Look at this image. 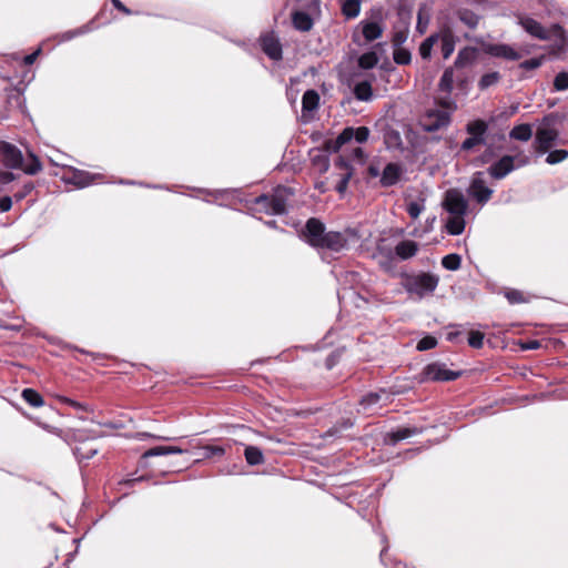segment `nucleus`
Masks as SVG:
<instances>
[{
	"instance_id": "obj_1",
	"label": "nucleus",
	"mask_w": 568,
	"mask_h": 568,
	"mask_svg": "<svg viewBox=\"0 0 568 568\" xmlns=\"http://www.w3.org/2000/svg\"><path fill=\"white\" fill-rule=\"evenodd\" d=\"M0 158L6 168L21 169L24 173L34 175L42 170L39 159L29 152V158L26 160L14 144H0Z\"/></svg>"
},
{
	"instance_id": "obj_2",
	"label": "nucleus",
	"mask_w": 568,
	"mask_h": 568,
	"mask_svg": "<svg viewBox=\"0 0 568 568\" xmlns=\"http://www.w3.org/2000/svg\"><path fill=\"white\" fill-rule=\"evenodd\" d=\"M438 283L439 276L427 272L406 274L402 282L404 290L418 298L433 294Z\"/></svg>"
},
{
	"instance_id": "obj_3",
	"label": "nucleus",
	"mask_w": 568,
	"mask_h": 568,
	"mask_svg": "<svg viewBox=\"0 0 568 568\" xmlns=\"http://www.w3.org/2000/svg\"><path fill=\"white\" fill-rule=\"evenodd\" d=\"M292 195L288 187L277 186L272 194H263L255 199L256 210L272 215L284 214Z\"/></svg>"
},
{
	"instance_id": "obj_4",
	"label": "nucleus",
	"mask_w": 568,
	"mask_h": 568,
	"mask_svg": "<svg viewBox=\"0 0 568 568\" xmlns=\"http://www.w3.org/2000/svg\"><path fill=\"white\" fill-rule=\"evenodd\" d=\"M519 23L527 33L536 39L555 40L560 43L565 42L564 30L559 24H552L550 28H545L535 19L528 17L521 18Z\"/></svg>"
},
{
	"instance_id": "obj_5",
	"label": "nucleus",
	"mask_w": 568,
	"mask_h": 568,
	"mask_svg": "<svg viewBox=\"0 0 568 568\" xmlns=\"http://www.w3.org/2000/svg\"><path fill=\"white\" fill-rule=\"evenodd\" d=\"M462 372L450 371L444 363L434 362L426 365L420 373V382H449L455 381Z\"/></svg>"
},
{
	"instance_id": "obj_6",
	"label": "nucleus",
	"mask_w": 568,
	"mask_h": 568,
	"mask_svg": "<svg viewBox=\"0 0 568 568\" xmlns=\"http://www.w3.org/2000/svg\"><path fill=\"white\" fill-rule=\"evenodd\" d=\"M450 121L449 112L444 109L428 110L420 120V126L426 132H435L447 126Z\"/></svg>"
},
{
	"instance_id": "obj_7",
	"label": "nucleus",
	"mask_w": 568,
	"mask_h": 568,
	"mask_svg": "<svg viewBox=\"0 0 568 568\" xmlns=\"http://www.w3.org/2000/svg\"><path fill=\"white\" fill-rule=\"evenodd\" d=\"M343 144H323L321 148H314L310 151L313 165L320 173H325L329 168L328 155L331 152L337 153Z\"/></svg>"
},
{
	"instance_id": "obj_8",
	"label": "nucleus",
	"mask_w": 568,
	"mask_h": 568,
	"mask_svg": "<svg viewBox=\"0 0 568 568\" xmlns=\"http://www.w3.org/2000/svg\"><path fill=\"white\" fill-rule=\"evenodd\" d=\"M468 192L478 203H486L493 194V190L486 185L483 172H476L473 175Z\"/></svg>"
},
{
	"instance_id": "obj_9",
	"label": "nucleus",
	"mask_w": 568,
	"mask_h": 568,
	"mask_svg": "<svg viewBox=\"0 0 568 568\" xmlns=\"http://www.w3.org/2000/svg\"><path fill=\"white\" fill-rule=\"evenodd\" d=\"M444 207L449 214L465 215L468 204L463 193L453 189L445 194Z\"/></svg>"
},
{
	"instance_id": "obj_10",
	"label": "nucleus",
	"mask_w": 568,
	"mask_h": 568,
	"mask_svg": "<svg viewBox=\"0 0 568 568\" xmlns=\"http://www.w3.org/2000/svg\"><path fill=\"white\" fill-rule=\"evenodd\" d=\"M325 225L315 217L307 220L305 229L303 230V236L305 241L313 247H318L321 240L325 236Z\"/></svg>"
},
{
	"instance_id": "obj_11",
	"label": "nucleus",
	"mask_w": 568,
	"mask_h": 568,
	"mask_svg": "<svg viewBox=\"0 0 568 568\" xmlns=\"http://www.w3.org/2000/svg\"><path fill=\"white\" fill-rule=\"evenodd\" d=\"M520 166V164H515V158L510 155H505L498 161L494 162L488 168V173L491 178L496 180L504 179L507 174L514 171L516 168Z\"/></svg>"
},
{
	"instance_id": "obj_12",
	"label": "nucleus",
	"mask_w": 568,
	"mask_h": 568,
	"mask_svg": "<svg viewBox=\"0 0 568 568\" xmlns=\"http://www.w3.org/2000/svg\"><path fill=\"white\" fill-rule=\"evenodd\" d=\"M369 138V129L367 126H347L335 139L334 142H367ZM326 142H332L327 140Z\"/></svg>"
},
{
	"instance_id": "obj_13",
	"label": "nucleus",
	"mask_w": 568,
	"mask_h": 568,
	"mask_svg": "<svg viewBox=\"0 0 568 568\" xmlns=\"http://www.w3.org/2000/svg\"><path fill=\"white\" fill-rule=\"evenodd\" d=\"M388 399L386 390L381 389L379 392H371L364 395L359 400L361 412L364 414H373L382 407L381 400L383 398Z\"/></svg>"
},
{
	"instance_id": "obj_14",
	"label": "nucleus",
	"mask_w": 568,
	"mask_h": 568,
	"mask_svg": "<svg viewBox=\"0 0 568 568\" xmlns=\"http://www.w3.org/2000/svg\"><path fill=\"white\" fill-rule=\"evenodd\" d=\"M335 168L339 171V180L335 186V190L343 194L348 186L351 178L353 176V169L343 156L337 158L335 161Z\"/></svg>"
},
{
	"instance_id": "obj_15",
	"label": "nucleus",
	"mask_w": 568,
	"mask_h": 568,
	"mask_svg": "<svg viewBox=\"0 0 568 568\" xmlns=\"http://www.w3.org/2000/svg\"><path fill=\"white\" fill-rule=\"evenodd\" d=\"M347 244V239L341 232L329 231L321 240V244L317 248H327L329 251L339 252Z\"/></svg>"
},
{
	"instance_id": "obj_16",
	"label": "nucleus",
	"mask_w": 568,
	"mask_h": 568,
	"mask_svg": "<svg viewBox=\"0 0 568 568\" xmlns=\"http://www.w3.org/2000/svg\"><path fill=\"white\" fill-rule=\"evenodd\" d=\"M261 47L263 52L272 60L280 61L283 57L282 45L280 41L271 34L264 36L261 39Z\"/></svg>"
},
{
	"instance_id": "obj_17",
	"label": "nucleus",
	"mask_w": 568,
	"mask_h": 568,
	"mask_svg": "<svg viewBox=\"0 0 568 568\" xmlns=\"http://www.w3.org/2000/svg\"><path fill=\"white\" fill-rule=\"evenodd\" d=\"M402 173H403V170L398 164L388 163L384 168V170L381 174V180H379L381 185L384 187H389V186L395 185L399 181Z\"/></svg>"
},
{
	"instance_id": "obj_18",
	"label": "nucleus",
	"mask_w": 568,
	"mask_h": 568,
	"mask_svg": "<svg viewBox=\"0 0 568 568\" xmlns=\"http://www.w3.org/2000/svg\"><path fill=\"white\" fill-rule=\"evenodd\" d=\"M486 52L496 58H504L510 61H517L521 58V54L517 52L513 47L508 44H490Z\"/></svg>"
},
{
	"instance_id": "obj_19",
	"label": "nucleus",
	"mask_w": 568,
	"mask_h": 568,
	"mask_svg": "<svg viewBox=\"0 0 568 568\" xmlns=\"http://www.w3.org/2000/svg\"><path fill=\"white\" fill-rule=\"evenodd\" d=\"M359 26L366 43L381 38L383 34V27L379 22L363 20Z\"/></svg>"
},
{
	"instance_id": "obj_20",
	"label": "nucleus",
	"mask_w": 568,
	"mask_h": 568,
	"mask_svg": "<svg viewBox=\"0 0 568 568\" xmlns=\"http://www.w3.org/2000/svg\"><path fill=\"white\" fill-rule=\"evenodd\" d=\"M418 250H419V245L417 242L412 241V240H404V241H400L395 246V254L400 260H408V258L414 257L417 254Z\"/></svg>"
},
{
	"instance_id": "obj_21",
	"label": "nucleus",
	"mask_w": 568,
	"mask_h": 568,
	"mask_svg": "<svg viewBox=\"0 0 568 568\" xmlns=\"http://www.w3.org/2000/svg\"><path fill=\"white\" fill-rule=\"evenodd\" d=\"M438 36L442 40L440 51H442L443 58L448 59L455 51L456 37L453 33V31L448 28L444 29L440 32V34H438Z\"/></svg>"
},
{
	"instance_id": "obj_22",
	"label": "nucleus",
	"mask_w": 568,
	"mask_h": 568,
	"mask_svg": "<svg viewBox=\"0 0 568 568\" xmlns=\"http://www.w3.org/2000/svg\"><path fill=\"white\" fill-rule=\"evenodd\" d=\"M487 123L483 120H475L467 125V131L471 135L464 142H484L483 135L487 131Z\"/></svg>"
},
{
	"instance_id": "obj_23",
	"label": "nucleus",
	"mask_w": 568,
	"mask_h": 568,
	"mask_svg": "<svg viewBox=\"0 0 568 568\" xmlns=\"http://www.w3.org/2000/svg\"><path fill=\"white\" fill-rule=\"evenodd\" d=\"M320 94L315 90H307L302 97V112L305 116L306 113L313 112L318 108Z\"/></svg>"
},
{
	"instance_id": "obj_24",
	"label": "nucleus",
	"mask_w": 568,
	"mask_h": 568,
	"mask_svg": "<svg viewBox=\"0 0 568 568\" xmlns=\"http://www.w3.org/2000/svg\"><path fill=\"white\" fill-rule=\"evenodd\" d=\"M292 23L296 30L306 32L313 28V20L308 13L304 11H295L292 14Z\"/></svg>"
},
{
	"instance_id": "obj_25",
	"label": "nucleus",
	"mask_w": 568,
	"mask_h": 568,
	"mask_svg": "<svg viewBox=\"0 0 568 568\" xmlns=\"http://www.w3.org/2000/svg\"><path fill=\"white\" fill-rule=\"evenodd\" d=\"M416 434H418V429L416 427L398 428L397 430L387 434L386 442L390 445H396L398 442L412 437Z\"/></svg>"
},
{
	"instance_id": "obj_26",
	"label": "nucleus",
	"mask_w": 568,
	"mask_h": 568,
	"mask_svg": "<svg viewBox=\"0 0 568 568\" xmlns=\"http://www.w3.org/2000/svg\"><path fill=\"white\" fill-rule=\"evenodd\" d=\"M465 215L450 214L446 222V230L450 235H459L465 230Z\"/></svg>"
},
{
	"instance_id": "obj_27",
	"label": "nucleus",
	"mask_w": 568,
	"mask_h": 568,
	"mask_svg": "<svg viewBox=\"0 0 568 568\" xmlns=\"http://www.w3.org/2000/svg\"><path fill=\"white\" fill-rule=\"evenodd\" d=\"M93 21H90L89 23H85L79 28H75L73 30H68L61 34L58 36L60 42H68L77 37L84 36L91 31H93Z\"/></svg>"
},
{
	"instance_id": "obj_28",
	"label": "nucleus",
	"mask_w": 568,
	"mask_h": 568,
	"mask_svg": "<svg viewBox=\"0 0 568 568\" xmlns=\"http://www.w3.org/2000/svg\"><path fill=\"white\" fill-rule=\"evenodd\" d=\"M458 20L469 29H476L479 23V16L469 9H459L456 12Z\"/></svg>"
},
{
	"instance_id": "obj_29",
	"label": "nucleus",
	"mask_w": 568,
	"mask_h": 568,
	"mask_svg": "<svg viewBox=\"0 0 568 568\" xmlns=\"http://www.w3.org/2000/svg\"><path fill=\"white\" fill-rule=\"evenodd\" d=\"M354 95L357 100L369 101L373 97L372 85L368 81H362L355 84Z\"/></svg>"
},
{
	"instance_id": "obj_30",
	"label": "nucleus",
	"mask_w": 568,
	"mask_h": 568,
	"mask_svg": "<svg viewBox=\"0 0 568 568\" xmlns=\"http://www.w3.org/2000/svg\"><path fill=\"white\" fill-rule=\"evenodd\" d=\"M532 130L529 124H519L511 129L509 136L520 142H526L531 138Z\"/></svg>"
},
{
	"instance_id": "obj_31",
	"label": "nucleus",
	"mask_w": 568,
	"mask_h": 568,
	"mask_svg": "<svg viewBox=\"0 0 568 568\" xmlns=\"http://www.w3.org/2000/svg\"><path fill=\"white\" fill-rule=\"evenodd\" d=\"M361 0H343L342 12L348 19L356 18L361 12Z\"/></svg>"
},
{
	"instance_id": "obj_32",
	"label": "nucleus",
	"mask_w": 568,
	"mask_h": 568,
	"mask_svg": "<svg viewBox=\"0 0 568 568\" xmlns=\"http://www.w3.org/2000/svg\"><path fill=\"white\" fill-rule=\"evenodd\" d=\"M244 456L250 465H261L264 463L263 453L256 446H247L244 450Z\"/></svg>"
},
{
	"instance_id": "obj_33",
	"label": "nucleus",
	"mask_w": 568,
	"mask_h": 568,
	"mask_svg": "<svg viewBox=\"0 0 568 568\" xmlns=\"http://www.w3.org/2000/svg\"><path fill=\"white\" fill-rule=\"evenodd\" d=\"M556 138V131L548 125H544L537 129L534 142H555Z\"/></svg>"
},
{
	"instance_id": "obj_34",
	"label": "nucleus",
	"mask_w": 568,
	"mask_h": 568,
	"mask_svg": "<svg viewBox=\"0 0 568 568\" xmlns=\"http://www.w3.org/2000/svg\"><path fill=\"white\" fill-rule=\"evenodd\" d=\"M21 396L32 407H41L44 404L42 396L33 388L23 389Z\"/></svg>"
},
{
	"instance_id": "obj_35",
	"label": "nucleus",
	"mask_w": 568,
	"mask_h": 568,
	"mask_svg": "<svg viewBox=\"0 0 568 568\" xmlns=\"http://www.w3.org/2000/svg\"><path fill=\"white\" fill-rule=\"evenodd\" d=\"M439 39L438 34H432L427 37L419 45V54L424 60H427L432 55L434 44Z\"/></svg>"
},
{
	"instance_id": "obj_36",
	"label": "nucleus",
	"mask_w": 568,
	"mask_h": 568,
	"mask_svg": "<svg viewBox=\"0 0 568 568\" xmlns=\"http://www.w3.org/2000/svg\"><path fill=\"white\" fill-rule=\"evenodd\" d=\"M357 63H358V67L364 70L373 69L378 63L377 53L374 51L363 53L358 58Z\"/></svg>"
},
{
	"instance_id": "obj_37",
	"label": "nucleus",
	"mask_w": 568,
	"mask_h": 568,
	"mask_svg": "<svg viewBox=\"0 0 568 568\" xmlns=\"http://www.w3.org/2000/svg\"><path fill=\"white\" fill-rule=\"evenodd\" d=\"M500 73L497 71L488 72L484 74L480 80L478 81V88L484 91L488 88L497 84L500 80Z\"/></svg>"
},
{
	"instance_id": "obj_38",
	"label": "nucleus",
	"mask_w": 568,
	"mask_h": 568,
	"mask_svg": "<svg viewBox=\"0 0 568 568\" xmlns=\"http://www.w3.org/2000/svg\"><path fill=\"white\" fill-rule=\"evenodd\" d=\"M453 83H454V71H453V69H446L444 71V73L442 74L438 87L443 92L449 93L453 90Z\"/></svg>"
},
{
	"instance_id": "obj_39",
	"label": "nucleus",
	"mask_w": 568,
	"mask_h": 568,
	"mask_svg": "<svg viewBox=\"0 0 568 568\" xmlns=\"http://www.w3.org/2000/svg\"><path fill=\"white\" fill-rule=\"evenodd\" d=\"M462 257L458 254H448L442 258V265L448 271H456L460 267Z\"/></svg>"
},
{
	"instance_id": "obj_40",
	"label": "nucleus",
	"mask_w": 568,
	"mask_h": 568,
	"mask_svg": "<svg viewBox=\"0 0 568 568\" xmlns=\"http://www.w3.org/2000/svg\"><path fill=\"white\" fill-rule=\"evenodd\" d=\"M393 59L397 64L406 65L410 63L412 54L407 49L403 47L394 48Z\"/></svg>"
},
{
	"instance_id": "obj_41",
	"label": "nucleus",
	"mask_w": 568,
	"mask_h": 568,
	"mask_svg": "<svg viewBox=\"0 0 568 568\" xmlns=\"http://www.w3.org/2000/svg\"><path fill=\"white\" fill-rule=\"evenodd\" d=\"M98 453L97 448L88 447V443H83L74 448L75 456L82 459H90Z\"/></svg>"
},
{
	"instance_id": "obj_42",
	"label": "nucleus",
	"mask_w": 568,
	"mask_h": 568,
	"mask_svg": "<svg viewBox=\"0 0 568 568\" xmlns=\"http://www.w3.org/2000/svg\"><path fill=\"white\" fill-rule=\"evenodd\" d=\"M554 88L556 91H565L568 89V72L561 71L555 77Z\"/></svg>"
},
{
	"instance_id": "obj_43",
	"label": "nucleus",
	"mask_w": 568,
	"mask_h": 568,
	"mask_svg": "<svg viewBox=\"0 0 568 568\" xmlns=\"http://www.w3.org/2000/svg\"><path fill=\"white\" fill-rule=\"evenodd\" d=\"M568 156V152L565 150H555L549 152L546 162L549 164H556L564 161Z\"/></svg>"
},
{
	"instance_id": "obj_44",
	"label": "nucleus",
	"mask_w": 568,
	"mask_h": 568,
	"mask_svg": "<svg viewBox=\"0 0 568 568\" xmlns=\"http://www.w3.org/2000/svg\"><path fill=\"white\" fill-rule=\"evenodd\" d=\"M408 38V30H396L392 38V43L394 48H400Z\"/></svg>"
},
{
	"instance_id": "obj_45",
	"label": "nucleus",
	"mask_w": 568,
	"mask_h": 568,
	"mask_svg": "<svg viewBox=\"0 0 568 568\" xmlns=\"http://www.w3.org/2000/svg\"><path fill=\"white\" fill-rule=\"evenodd\" d=\"M484 343V334L479 331H471L468 336V344L474 348H480Z\"/></svg>"
},
{
	"instance_id": "obj_46",
	"label": "nucleus",
	"mask_w": 568,
	"mask_h": 568,
	"mask_svg": "<svg viewBox=\"0 0 568 568\" xmlns=\"http://www.w3.org/2000/svg\"><path fill=\"white\" fill-rule=\"evenodd\" d=\"M437 345V339L433 336H425L418 343L416 348L418 351H428Z\"/></svg>"
},
{
	"instance_id": "obj_47",
	"label": "nucleus",
	"mask_w": 568,
	"mask_h": 568,
	"mask_svg": "<svg viewBox=\"0 0 568 568\" xmlns=\"http://www.w3.org/2000/svg\"><path fill=\"white\" fill-rule=\"evenodd\" d=\"M201 449H202V454H201L202 458H210L215 455L222 456L224 454V448H222L220 446H204Z\"/></svg>"
},
{
	"instance_id": "obj_48",
	"label": "nucleus",
	"mask_w": 568,
	"mask_h": 568,
	"mask_svg": "<svg viewBox=\"0 0 568 568\" xmlns=\"http://www.w3.org/2000/svg\"><path fill=\"white\" fill-rule=\"evenodd\" d=\"M542 61H544V57L531 58V59L523 61L519 64V68H521L524 70H535V69H538L542 64Z\"/></svg>"
},
{
	"instance_id": "obj_49",
	"label": "nucleus",
	"mask_w": 568,
	"mask_h": 568,
	"mask_svg": "<svg viewBox=\"0 0 568 568\" xmlns=\"http://www.w3.org/2000/svg\"><path fill=\"white\" fill-rule=\"evenodd\" d=\"M424 205L422 203H418V202H410L408 205H407V213L409 214V216L412 219H417L420 213L424 211Z\"/></svg>"
},
{
	"instance_id": "obj_50",
	"label": "nucleus",
	"mask_w": 568,
	"mask_h": 568,
	"mask_svg": "<svg viewBox=\"0 0 568 568\" xmlns=\"http://www.w3.org/2000/svg\"><path fill=\"white\" fill-rule=\"evenodd\" d=\"M163 455H168L166 446H156V447L148 449L142 455V457L143 458H149V457L163 456Z\"/></svg>"
},
{
	"instance_id": "obj_51",
	"label": "nucleus",
	"mask_w": 568,
	"mask_h": 568,
	"mask_svg": "<svg viewBox=\"0 0 568 568\" xmlns=\"http://www.w3.org/2000/svg\"><path fill=\"white\" fill-rule=\"evenodd\" d=\"M16 180V174L9 171H0V184H8Z\"/></svg>"
},
{
	"instance_id": "obj_52",
	"label": "nucleus",
	"mask_w": 568,
	"mask_h": 568,
	"mask_svg": "<svg viewBox=\"0 0 568 568\" xmlns=\"http://www.w3.org/2000/svg\"><path fill=\"white\" fill-rule=\"evenodd\" d=\"M41 53V47H39L34 52L26 55L23 58V63L27 64V65H31L34 63V61L37 60V58L40 55Z\"/></svg>"
},
{
	"instance_id": "obj_53",
	"label": "nucleus",
	"mask_w": 568,
	"mask_h": 568,
	"mask_svg": "<svg viewBox=\"0 0 568 568\" xmlns=\"http://www.w3.org/2000/svg\"><path fill=\"white\" fill-rule=\"evenodd\" d=\"M506 297L510 303H520L524 301L519 291H510L506 294Z\"/></svg>"
},
{
	"instance_id": "obj_54",
	"label": "nucleus",
	"mask_w": 568,
	"mask_h": 568,
	"mask_svg": "<svg viewBox=\"0 0 568 568\" xmlns=\"http://www.w3.org/2000/svg\"><path fill=\"white\" fill-rule=\"evenodd\" d=\"M12 207V200L10 196H3L0 199V211L8 212Z\"/></svg>"
},
{
	"instance_id": "obj_55",
	"label": "nucleus",
	"mask_w": 568,
	"mask_h": 568,
	"mask_svg": "<svg viewBox=\"0 0 568 568\" xmlns=\"http://www.w3.org/2000/svg\"><path fill=\"white\" fill-rule=\"evenodd\" d=\"M539 347H540V342L536 341V339L520 343V348L524 351L537 349Z\"/></svg>"
},
{
	"instance_id": "obj_56",
	"label": "nucleus",
	"mask_w": 568,
	"mask_h": 568,
	"mask_svg": "<svg viewBox=\"0 0 568 568\" xmlns=\"http://www.w3.org/2000/svg\"><path fill=\"white\" fill-rule=\"evenodd\" d=\"M352 156L358 163H363L366 159V154L363 152L361 148H356L353 150Z\"/></svg>"
},
{
	"instance_id": "obj_57",
	"label": "nucleus",
	"mask_w": 568,
	"mask_h": 568,
	"mask_svg": "<svg viewBox=\"0 0 568 568\" xmlns=\"http://www.w3.org/2000/svg\"><path fill=\"white\" fill-rule=\"evenodd\" d=\"M33 190V184L32 183H29V184H26L23 190H21V193H17L14 195V197L17 200H22L26 195H28L31 191Z\"/></svg>"
},
{
	"instance_id": "obj_58",
	"label": "nucleus",
	"mask_w": 568,
	"mask_h": 568,
	"mask_svg": "<svg viewBox=\"0 0 568 568\" xmlns=\"http://www.w3.org/2000/svg\"><path fill=\"white\" fill-rule=\"evenodd\" d=\"M495 158V154L491 148H488L485 153L480 156V162L483 164L490 162Z\"/></svg>"
},
{
	"instance_id": "obj_59",
	"label": "nucleus",
	"mask_w": 568,
	"mask_h": 568,
	"mask_svg": "<svg viewBox=\"0 0 568 568\" xmlns=\"http://www.w3.org/2000/svg\"><path fill=\"white\" fill-rule=\"evenodd\" d=\"M112 1V4L121 12L125 13V14H131L132 11L126 8L120 0H111Z\"/></svg>"
},
{
	"instance_id": "obj_60",
	"label": "nucleus",
	"mask_w": 568,
	"mask_h": 568,
	"mask_svg": "<svg viewBox=\"0 0 568 568\" xmlns=\"http://www.w3.org/2000/svg\"><path fill=\"white\" fill-rule=\"evenodd\" d=\"M61 400L63 403L68 404L69 406L73 407V408H77V409H82L83 408V406L80 403H78V402H75V400H73L71 398L62 397Z\"/></svg>"
},
{
	"instance_id": "obj_61",
	"label": "nucleus",
	"mask_w": 568,
	"mask_h": 568,
	"mask_svg": "<svg viewBox=\"0 0 568 568\" xmlns=\"http://www.w3.org/2000/svg\"><path fill=\"white\" fill-rule=\"evenodd\" d=\"M408 145L410 148H402V151L403 152H407V154L410 155V153L417 152V149L422 148L424 144L412 143V144H408Z\"/></svg>"
},
{
	"instance_id": "obj_62",
	"label": "nucleus",
	"mask_w": 568,
	"mask_h": 568,
	"mask_svg": "<svg viewBox=\"0 0 568 568\" xmlns=\"http://www.w3.org/2000/svg\"><path fill=\"white\" fill-rule=\"evenodd\" d=\"M367 171H368V175L372 178H377L381 175L379 169L375 165H369Z\"/></svg>"
},
{
	"instance_id": "obj_63",
	"label": "nucleus",
	"mask_w": 568,
	"mask_h": 568,
	"mask_svg": "<svg viewBox=\"0 0 568 568\" xmlns=\"http://www.w3.org/2000/svg\"><path fill=\"white\" fill-rule=\"evenodd\" d=\"M166 450H168V455L169 454H183L186 452V450H184L180 447H175V446H166Z\"/></svg>"
},
{
	"instance_id": "obj_64",
	"label": "nucleus",
	"mask_w": 568,
	"mask_h": 568,
	"mask_svg": "<svg viewBox=\"0 0 568 568\" xmlns=\"http://www.w3.org/2000/svg\"><path fill=\"white\" fill-rule=\"evenodd\" d=\"M418 152H419V153H423V150H418V149H417V152H414L412 155L406 154V155H405V158H406L409 162H412V163L418 162V161H419V158H418V155H417V153H418Z\"/></svg>"
}]
</instances>
